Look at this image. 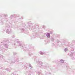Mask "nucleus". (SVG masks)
Wrapping results in <instances>:
<instances>
[{"label": "nucleus", "mask_w": 75, "mask_h": 75, "mask_svg": "<svg viewBox=\"0 0 75 75\" xmlns=\"http://www.w3.org/2000/svg\"><path fill=\"white\" fill-rule=\"evenodd\" d=\"M46 36L48 38H50V34L49 33H48L47 34Z\"/></svg>", "instance_id": "f257e3e1"}]
</instances>
